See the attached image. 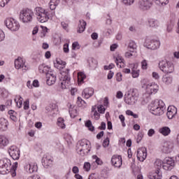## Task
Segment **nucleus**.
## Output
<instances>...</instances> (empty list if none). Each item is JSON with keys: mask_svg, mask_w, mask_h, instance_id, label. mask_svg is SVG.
Here are the masks:
<instances>
[{"mask_svg": "<svg viewBox=\"0 0 179 179\" xmlns=\"http://www.w3.org/2000/svg\"><path fill=\"white\" fill-rule=\"evenodd\" d=\"M17 162H14L13 166L10 159L4 158L0 159V174H8L10 173L12 177H16V170H17Z\"/></svg>", "mask_w": 179, "mask_h": 179, "instance_id": "f257e3e1", "label": "nucleus"}, {"mask_svg": "<svg viewBox=\"0 0 179 179\" xmlns=\"http://www.w3.org/2000/svg\"><path fill=\"white\" fill-rule=\"evenodd\" d=\"M148 110L154 115H162L166 110V104L162 100L156 99L149 104Z\"/></svg>", "mask_w": 179, "mask_h": 179, "instance_id": "f03ea898", "label": "nucleus"}, {"mask_svg": "<svg viewBox=\"0 0 179 179\" xmlns=\"http://www.w3.org/2000/svg\"><path fill=\"white\" fill-rule=\"evenodd\" d=\"M76 150L80 156H86L90 152V142L86 139L80 140L77 143Z\"/></svg>", "mask_w": 179, "mask_h": 179, "instance_id": "7ed1b4c3", "label": "nucleus"}, {"mask_svg": "<svg viewBox=\"0 0 179 179\" xmlns=\"http://www.w3.org/2000/svg\"><path fill=\"white\" fill-rule=\"evenodd\" d=\"M37 20L41 23H45L50 19V13L42 7H36L34 9Z\"/></svg>", "mask_w": 179, "mask_h": 179, "instance_id": "20e7f679", "label": "nucleus"}, {"mask_svg": "<svg viewBox=\"0 0 179 179\" xmlns=\"http://www.w3.org/2000/svg\"><path fill=\"white\" fill-rule=\"evenodd\" d=\"M34 16V13L30 9H24L20 12V20L22 23H31Z\"/></svg>", "mask_w": 179, "mask_h": 179, "instance_id": "39448f33", "label": "nucleus"}, {"mask_svg": "<svg viewBox=\"0 0 179 179\" xmlns=\"http://www.w3.org/2000/svg\"><path fill=\"white\" fill-rule=\"evenodd\" d=\"M159 67L164 73H173L174 72V64L167 60L159 62Z\"/></svg>", "mask_w": 179, "mask_h": 179, "instance_id": "423d86ee", "label": "nucleus"}, {"mask_svg": "<svg viewBox=\"0 0 179 179\" xmlns=\"http://www.w3.org/2000/svg\"><path fill=\"white\" fill-rule=\"evenodd\" d=\"M62 89H68L71 86V76L69 75V69L62 73L60 78Z\"/></svg>", "mask_w": 179, "mask_h": 179, "instance_id": "0eeeda50", "label": "nucleus"}, {"mask_svg": "<svg viewBox=\"0 0 179 179\" xmlns=\"http://www.w3.org/2000/svg\"><path fill=\"white\" fill-rule=\"evenodd\" d=\"M4 23L6 27L8 28L9 30H11V31H17V30L20 29V24H19V22H17V20L13 18H7L5 20Z\"/></svg>", "mask_w": 179, "mask_h": 179, "instance_id": "6e6552de", "label": "nucleus"}, {"mask_svg": "<svg viewBox=\"0 0 179 179\" xmlns=\"http://www.w3.org/2000/svg\"><path fill=\"white\" fill-rule=\"evenodd\" d=\"M144 45L149 50H157V48H160V41L157 39L146 38Z\"/></svg>", "mask_w": 179, "mask_h": 179, "instance_id": "1a4fd4ad", "label": "nucleus"}, {"mask_svg": "<svg viewBox=\"0 0 179 179\" xmlns=\"http://www.w3.org/2000/svg\"><path fill=\"white\" fill-rule=\"evenodd\" d=\"M8 152L13 160H19L20 157V150L16 145L10 146Z\"/></svg>", "mask_w": 179, "mask_h": 179, "instance_id": "9d476101", "label": "nucleus"}, {"mask_svg": "<svg viewBox=\"0 0 179 179\" xmlns=\"http://www.w3.org/2000/svg\"><path fill=\"white\" fill-rule=\"evenodd\" d=\"M14 64L15 69H22L24 72L29 69V67L26 65V62L22 57L16 59Z\"/></svg>", "mask_w": 179, "mask_h": 179, "instance_id": "9b49d317", "label": "nucleus"}, {"mask_svg": "<svg viewBox=\"0 0 179 179\" xmlns=\"http://www.w3.org/2000/svg\"><path fill=\"white\" fill-rule=\"evenodd\" d=\"M153 5V0H139L138 6L141 10H148Z\"/></svg>", "mask_w": 179, "mask_h": 179, "instance_id": "f8f14e48", "label": "nucleus"}, {"mask_svg": "<svg viewBox=\"0 0 179 179\" xmlns=\"http://www.w3.org/2000/svg\"><path fill=\"white\" fill-rule=\"evenodd\" d=\"M174 167V159L171 157H166L163 161L164 170H171Z\"/></svg>", "mask_w": 179, "mask_h": 179, "instance_id": "ddd939ff", "label": "nucleus"}, {"mask_svg": "<svg viewBox=\"0 0 179 179\" xmlns=\"http://www.w3.org/2000/svg\"><path fill=\"white\" fill-rule=\"evenodd\" d=\"M146 89L148 94H156L159 92V85L155 83H151L147 85Z\"/></svg>", "mask_w": 179, "mask_h": 179, "instance_id": "4468645a", "label": "nucleus"}, {"mask_svg": "<svg viewBox=\"0 0 179 179\" xmlns=\"http://www.w3.org/2000/svg\"><path fill=\"white\" fill-rule=\"evenodd\" d=\"M111 163L114 167L120 169L122 166V157L121 155H113L111 158Z\"/></svg>", "mask_w": 179, "mask_h": 179, "instance_id": "2eb2a0df", "label": "nucleus"}, {"mask_svg": "<svg viewBox=\"0 0 179 179\" xmlns=\"http://www.w3.org/2000/svg\"><path fill=\"white\" fill-rule=\"evenodd\" d=\"M173 143L170 141H165L163 143L162 146L161 148V150L163 153H171V150H173Z\"/></svg>", "mask_w": 179, "mask_h": 179, "instance_id": "dca6fc26", "label": "nucleus"}, {"mask_svg": "<svg viewBox=\"0 0 179 179\" xmlns=\"http://www.w3.org/2000/svg\"><path fill=\"white\" fill-rule=\"evenodd\" d=\"M24 169L27 173H29V174H33V173L37 172V170L38 169L37 164L34 163L27 164L24 165Z\"/></svg>", "mask_w": 179, "mask_h": 179, "instance_id": "f3484780", "label": "nucleus"}, {"mask_svg": "<svg viewBox=\"0 0 179 179\" xmlns=\"http://www.w3.org/2000/svg\"><path fill=\"white\" fill-rule=\"evenodd\" d=\"M55 82H57V76L52 73V72L50 71V73L46 75L47 85H48V86H52Z\"/></svg>", "mask_w": 179, "mask_h": 179, "instance_id": "a211bd4d", "label": "nucleus"}, {"mask_svg": "<svg viewBox=\"0 0 179 179\" xmlns=\"http://www.w3.org/2000/svg\"><path fill=\"white\" fill-rule=\"evenodd\" d=\"M146 157H148L146 149L145 148L138 149L137 151V158L139 162H144Z\"/></svg>", "mask_w": 179, "mask_h": 179, "instance_id": "6ab92c4d", "label": "nucleus"}, {"mask_svg": "<svg viewBox=\"0 0 179 179\" xmlns=\"http://www.w3.org/2000/svg\"><path fill=\"white\" fill-rule=\"evenodd\" d=\"M176 115H177V108L175 106H169L166 113L169 120H173Z\"/></svg>", "mask_w": 179, "mask_h": 179, "instance_id": "aec40b11", "label": "nucleus"}, {"mask_svg": "<svg viewBox=\"0 0 179 179\" xmlns=\"http://www.w3.org/2000/svg\"><path fill=\"white\" fill-rule=\"evenodd\" d=\"M93 94H94V90L90 87L85 88L82 93V96L85 99H90Z\"/></svg>", "mask_w": 179, "mask_h": 179, "instance_id": "412c9836", "label": "nucleus"}, {"mask_svg": "<svg viewBox=\"0 0 179 179\" xmlns=\"http://www.w3.org/2000/svg\"><path fill=\"white\" fill-rule=\"evenodd\" d=\"M50 69L51 68L45 64H40L38 66V71L40 73H45V75L50 73Z\"/></svg>", "mask_w": 179, "mask_h": 179, "instance_id": "4be33fe9", "label": "nucleus"}, {"mask_svg": "<svg viewBox=\"0 0 179 179\" xmlns=\"http://www.w3.org/2000/svg\"><path fill=\"white\" fill-rule=\"evenodd\" d=\"M136 100L134 97L129 95V94L124 95V102L129 106H132V104H135L136 103Z\"/></svg>", "mask_w": 179, "mask_h": 179, "instance_id": "5701e85b", "label": "nucleus"}, {"mask_svg": "<svg viewBox=\"0 0 179 179\" xmlns=\"http://www.w3.org/2000/svg\"><path fill=\"white\" fill-rule=\"evenodd\" d=\"M8 145H9V139L5 136L0 135V149H3Z\"/></svg>", "mask_w": 179, "mask_h": 179, "instance_id": "b1692460", "label": "nucleus"}, {"mask_svg": "<svg viewBox=\"0 0 179 179\" xmlns=\"http://www.w3.org/2000/svg\"><path fill=\"white\" fill-rule=\"evenodd\" d=\"M115 62L117 68H124L125 66V63L124 62V58L121 56H117L115 58Z\"/></svg>", "mask_w": 179, "mask_h": 179, "instance_id": "393cba45", "label": "nucleus"}, {"mask_svg": "<svg viewBox=\"0 0 179 179\" xmlns=\"http://www.w3.org/2000/svg\"><path fill=\"white\" fill-rule=\"evenodd\" d=\"M132 68H131V76L134 78H139V73L141 71L138 69V65L137 64H132Z\"/></svg>", "mask_w": 179, "mask_h": 179, "instance_id": "a878e982", "label": "nucleus"}, {"mask_svg": "<svg viewBox=\"0 0 179 179\" xmlns=\"http://www.w3.org/2000/svg\"><path fill=\"white\" fill-rule=\"evenodd\" d=\"M159 132L164 136H169V134H171V129L169 127H163L159 129Z\"/></svg>", "mask_w": 179, "mask_h": 179, "instance_id": "bb28decb", "label": "nucleus"}, {"mask_svg": "<svg viewBox=\"0 0 179 179\" xmlns=\"http://www.w3.org/2000/svg\"><path fill=\"white\" fill-rule=\"evenodd\" d=\"M85 29H86V22L83 20H80L78 27V33H83L85 31Z\"/></svg>", "mask_w": 179, "mask_h": 179, "instance_id": "cd10ccee", "label": "nucleus"}, {"mask_svg": "<svg viewBox=\"0 0 179 179\" xmlns=\"http://www.w3.org/2000/svg\"><path fill=\"white\" fill-rule=\"evenodd\" d=\"M97 111V106H94L92 107V115L96 121L100 120V113H99Z\"/></svg>", "mask_w": 179, "mask_h": 179, "instance_id": "c85d7f7f", "label": "nucleus"}, {"mask_svg": "<svg viewBox=\"0 0 179 179\" xmlns=\"http://www.w3.org/2000/svg\"><path fill=\"white\" fill-rule=\"evenodd\" d=\"M59 2H61V0H50L49 3V8L50 10H55L57 6L59 5Z\"/></svg>", "mask_w": 179, "mask_h": 179, "instance_id": "c756f323", "label": "nucleus"}, {"mask_svg": "<svg viewBox=\"0 0 179 179\" xmlns=\"http://www.w3.org/2000/svg\"><path fill=\"white\" fill-rule=\"evenodd\" d=\"M8 128V121L4 118H0V131H5Z\"/></svg>", "mask_w": 179, "mask_h": 179, "instance_id": "7c9ffc66", "label": "nucleus"}, {"mask_svg": "<svg viewBox=\"0 0 179 179\" xmlns=\"http://www.w3.org/2000/svg\"><path fill=\"white\" fill-rule=\"evenodd\" d=\"M8 115L12 121H14V122H16L17 121V113L15 112V110H10L8 111Z\"/></svg>", "mask_w": 179, "mask_h": 179, "instance_id": "2f4dec72", "label": "nucleus"}, {"mask_svg": "<svg viewBox=\"0 0 179 179\" xmlns=\"http://www.w3.org/2000/svg\"><path fill=\"white\" fill-rule=\"evenodd\" d=\"M148 178H150V179H160V178H162V175H160V172L159 171V170H157L156 172L150 173V175L148 176Z\"/></svg>", "mask_w": 179, "mask_h": 179, "instance_id": "473e14b6", "label": "nucleus"}, {"mask_svg": "<svg viewBox=\"0 0 179 179\" xmlns=\"http://www.w3.org/2000/svg\"><path fill=\"white\" fill-rule=\"evenodd\" d=\"M127 94L131 96V97H134L136 100H138V90L136 88H131L129 90Z\"/></svg>", "mask_w": 179, "mask_h": 179, "instance_id": "72a5a7b5", "label": "nucleus"}, {"mask_svg": "<svg viewBox=\"0 0 179 179\" xmlns=\"http://www.w3.org/2000/svg\"><path fill=\"white\" fill-rule=\"evenodd\" d=\"M159 21L155 19H150L148 20L149 27H159Z\"/></svg>", "mask_w": 179, "mask_h": 179, "instance_id": "f704fd0d", "label": "nucleus"}, {"mask_svg": "<svg viewBox=\"0 0 179 179\" xmlns=\"http://www.w3.org/2000/svg\"><path fill=\"white\" fill-rule=\"evenodd\" d=\"M162 82L165 83V85H170L173 82V78L165 75L162 77Z\"/></svg>", "mask_w": 179, "mask_h": 179, "instance_id": "c9c22d12", "label": "nucleus"}, {"mask_svg": "<svg viewBox=\"0 0 179 179\" xmlns=\"http://www.w3.org/2000/svg\"><path fill=\"white\" fill-rule=\"evenodd\" d=\"M65 120L62 117H59L57 119V125L59 127V128H62V129H65L66 125H65Z\"/></svg>", "mask_w": 179, "mask_h": 179, "instance_id": "e433bc0d", "label": "nucleus"}, {"mask_svg": "<svg viewBox=\"0 0 179 179\" xmlns=\"http://www.w3.org/2000/svg\"><path fill=\"white\" fill-rule=\"evenodd\" d=\"M86 79V74L84 72H79L78 73V80L79 83H83V80Z\"/></svg>", "mask_w": 179, "mask_h": 179, "instance_id": "4c0bfd02", "label": "nucleus"}, {"mask_svg": "<svg viewBox=\"0 0 179 179\" xmlns=\"http://www.w3.org/2000/svg\"><path fill=\"white\" fill-rule=\"evenodd\" d=\"M127 48L131 51H135V50H136L137 48V45L135 41H131L128 45Z\"/></svg>", "mask_w": 179, "mask_h": 179, "instance_id": "58836bf2", "label": "nucleus"}, {"mask_svg": "<svg viewBox=\"0 0 179 179\" xmlns=\"http://www.w3.org/2000/svg\"><path fill=\"white\" fill-rule=\"evenodd\" d=\"M15 101L17 104V107L20 108L22 107V104H23V98L20 96H17V99H15Z\"/></svg>", "mask_w": 179, "mask_h": 179, "instance_id": "ea45409f", "label": "nucleus"}, {"mask_svg": "<svg viewBox=\"0 0 179 179\" xmlns=\"http://www.w3.org/2000/svg\"><path fill=\"white\" fill-rule=\"evenodd\" d=\"M155 3L159 6H164L169 3V0H155Z\"/></svg>", "mask_w": 179, "mask_h": 179, "instance_id": "a19ab883", "label": "nucleus"}, {"mask_svg": "<svg viewBox=\"0 0 179 179\" xmlns=\"http://www.w3.org/2000/svg\"><path fill=\"white\" fill-rule=\"evenodd\" d=\"M155 166L157 167V170H160V169H163V162L161 159H156L155 162Z\"/></svg>", "mask_w": 179, "mask_h": 179, "instance_id": "79ce46f5", "label": "nucleus"}, {"mask_svg": "<svg viewBox=\"0 0 179 179\" xmlns=\"http://www.w3.org/2000/svg\"><path fill=\"white\" fill-rule=\"evenodd\" d=\"M96 111H98L99 114H104L106 113V108H104V106L103 105L96 106Z\"/></svg>", "mask_w": 179, "mask_h": 179, "instance_id": "37998d69", "label": "nucleus"}, {"mask_svg": "<svg viewBox=\"0 0 179 179\" xmlns=\"http://www.w3.org/2000/svg\"><path fill=\"white\" fill-rule=\"evenodd\" d=\"M85 127L88 128L89 131H94V127L93 126V124H92V121L90 120H87L85 122Z\"/></svg>", "mask_w": 179, "mask_h": 179, "instance_id": "c03bdc74", "label": "nucleus"}, {"mask_svg": "<svg viewBox=\"0 0 179 179\" xmlns=\"http://www.w3.org/2000/svg\"><path fill=\"white\" fill-rule=\"evenodd\" d=\"M92 159L95 160V163H96L98 166L103 165V161L101 160V159L97 157V155H92Z\"/></svg>", "mask_w": 179, "mask_h": 179, "instance_id": "a18cd8bd", "label": "nucleus"}, {"mask_svg": "<svg viewBox=\"0 0 179 179\" xmlns=\"http://www.w3.org/2000/svg\"><path fill=\"white\" fill-rule=\"evenodd\" d=\"M69 114L71 118H75L78 115V111L76 109L70 108L69 109Z\"/></svg>", "mask_w": 179, "mask_h": 179, "instance_id": "49530a36", "label": "nucleus"}, {"mask_svg": "<svg viewBox=\"0 0 179 179\" xmlns=\"http://www.w3.org/2000/svg\"><path fill=\"white\" fill-rule=\"evenodd\" d=\"M141 64V69H144V70L148 69V61L146 59H143Z\"/></svg>", "mask_w": 179, "mask_h": 179, "instance_id": "de8ad7c7", "label": "nucleus"}, {"mask_svg": "<svg viewBox=\"0 0 179 179\" xmlns=\"http://www.w3.org/2000/svg\"><path fill=\"white\" fill-rule=\"evenodd\" d=\"M134 52H135V51H134V50H129V52H126L124 53V56L126 58H131V57H134Z\"/></svg>", "mask_w": 179, "mask_h": 179, "instance_id": "09e8293b", "label": "nucleus"}, {"mask_svg": "<svg viewBox=\"0 0 179 179\" xmlns=\"http://www.w3.org/2000/svg\"><path fill=\"white\" fill-rule=\"evenodd\" d=\"M143 139V132L141 131L137 135L136 142L139 143Z\"/></svg>", "mask_w": 179, "mask_h": 179, "instance_id": "8fccbe9b", "label": "nucleus"}, {"mask_svg": "<svg viewBox=\"0 0 179 179\" xmlns=\"http://www.w3.org/2000/svg\"><path fill=\"white\" fill-rule=\"evenodd\" d=\"M135 0H123V3L127 5V6H131V5H134Z\"/></svg>", "mask_w": 179, "mask_h": 179, "instance_id": "3c124183", "label": "nucleus"}, {"mask_svg": "<svg viewBox=\"0 0 179 179\" xmlns=\"http://www.w3.org/2000/svg\"><path fill=\"white\" fill-rule=\"evenodd\" d=\"M126 114L127 115H131V117H134V118H138V115L137 114H134V112H132V110H127L126 111Z\"/></svg>", "mask_w": 179, "mask_h": 179, "instance_id": "603ef678", "label": "nucleus"}, {"mask_svg": "<svg viewBox=\"0 0 179 179\" xmlns=\"http://www.w3.org/2000/svg\"><path fill=\"white\" fill-rule=\"evenodd\" d=\"M61 26L62 29H64V30H66V31H69V29H68V27H69V25L66 22H62Z\"/></svg>", "mask_w": 179, "mask_h": 179, "instance_id": "864d4df0", "label": "nucleus"}, {"mask_svg": "<svg viewBox=\"0 0 179 179\" xmlns=\"http://www.w3.org/2000/svg\"><path fill=\"white\" fill-rule=\"evenodd\" d=\"M57 65H59V66H57V68H59V69H64V67L65 66V65H66V63L65 62H62V61H57Z\"/></svg>", "mask_w": 179, "mask_h": 179, "instance_id": "5fc2aeb1", "label": "nucleus"}, {"mask_svg": "<svg viewBox=\"0 0 179 179\" xmlns=\"http://www.w3.org/2000/svg\"><path fill=\"white\" fill-rule=\"evenodd\" d=\"M108 145H110V138L107 137L106 138L104 139L103 142V148H108Z\"/></svg>", "mask_w": 179, "mask_h": 179, "instance_id": "6e6d98bb", "label": "nucleus"}, {"mask_svg": "<svg viewBox=\"0 0 179 179\" xmlns=\"http://www.w3.org/2000/svg\"><path fill=\"white\" fill-rule=\"evenodd\" d=\"M83 167L85 171H90L91 165L90 162H85Z\"/></svg>", "mask_w": 179, "mask_h": 179, "instance_id": "4d7b16f0", "label": "nucleus"}, {"mask_svg": "<svg viewBox=\"0 0 179 179\" xmlns=\"http://www.w3.org/2000/svg\"><path fill=\"white\" fill-rule=\"evenodd\" d=\"M80 48V46L79 45V43L74 42L72 44V50H79Z\"/></svg>", "mask_w": 179, "mask_h": 179, "instance_id": "13d9d810", "label": "nucleus"}, {"mask_svg": "<svg viewBox=\"0 0 179 179\" xmlns=\"http://www.w3.org/2000/svg\"><path fill=\"white\" fill-rule=\"evenodd\" d=\"M29 104H30V101H29V99H27V100L24 102V110H29Z\"/></svg>", "mask_w": 179, "mask_h": 179, "instance_id": "bf43d9fd", "label": "nucleus"}, {"mask_svg": "<svg viewBox=\"0 0 179 179\" xmlns=\"http://www.w3.org/2000/svg\"><path fill=\"white\" fill-rule=\"evenodd\" d=\"M66 141L67 142V143H72V141H73V138H72V136L69 134H67L66 136Z\"/></svg>", "mask_w": 179, "mask_h": 179, "instance_id": "052dcab7", "label": "nucleus"}, {"mask_svg": "<svg viewBox=\"0 0 179 179\" xmlns=\"http://www.w3.org/2000/svg\"><path fill=\"white\" fill-rule=\"evenodd\" d=\"M119 119L120 120L121 122H122V127H125V117H124L122 115H119Z\"/></svg>", "mask_w": 179, "mask_h": 179, "instance_id": "680f3d73", "label": "nucleus"}, {"mask_svg": "<svg viewBox=\"0 0 179 179\" xmlns=\"http://www.w3.org/2000/svg\"><path fill=\"white\" fill-rule=\"evenodd\" d=\"M77 103L78 106H83V104H85V103H86L85 101H83V99H82V98L80 96H78L77 99Z\"/></svg>", "mask_w": 179, "mask_h": 179, "instance_id": "e2e57ef3", "label": "nucleus"}, {"mask_svg": "<svg viewBox=\"0 0 179 179\" xmlns=\"http://www.w3.org/2000/svg\"><path fill=\"white\" fill-rule=\"evenodd\" d=\"M116 80L117 82H121V80H122V74L121 73H117L116 74Z\"/></svg>", "mask_w": 179, "mask_h": 179, "instance_id": "0e129e2a", "label": "nucleus"}, {"mask_svg": "<svg viewBox=\"0 0 179 179\" xmlns=\"http://www.w3.org/2000/svg\"><path fill=\"white\" fill-rule=\"evenodd\" d=\"M9 1L10 0H0V6H1V8H3L5 5H6L8 2H9Z\"/></svg>", "mask_w": 179, "mask_h": 179, "instance_id": "69168bd1", "label": "nucleus"}, {"mask_svg": "<svg viewBox=\"0 0 179 179\" xmlns=\"http://www.w3.org/2000/svg\"><path fill=\"white\" fill-rule=\"evenodd\" d=\"M155 129H149L148 130V136H150V137H152V136H153L154 135H155Z\"/></svg>", "mask_w": 179, "mask_h": 179, "instance_id": "338daca9", "label": "nucleus"}, {"mask_svg": "<svg viewBox=\"0 0 179 179\" xmlns=\"http://www.w3.org/2000/svg\"><path fill=\"white\" fill-rule=\"evenodd\" d=\"M27 179H41L38 175H34L32 176H29Z\"/></svg>", "mask_w": 179, "mask_h": 179, "instance_id": "774afa93", "label": "nucleus"}]
</instances>
